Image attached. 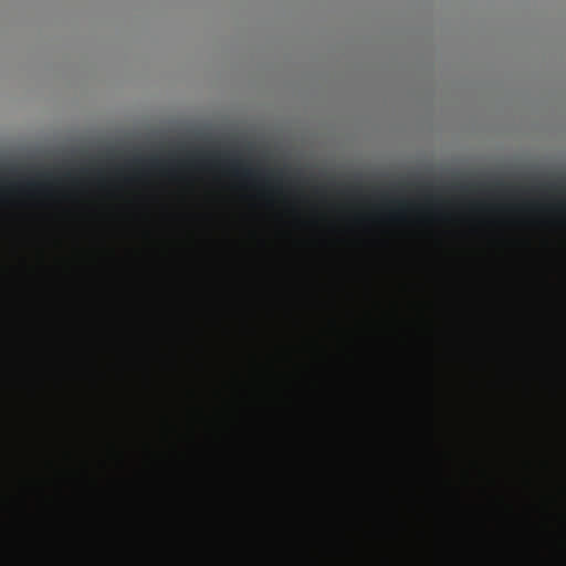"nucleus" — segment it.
I'll list each match as a JSON object with an SVG mask.
<instances>
[{
  "label": "nucleus",
  "instance_id": "nucleus-1",
  "mask_svg": "<svg viewBox=\"0 0 566 566\" xmlns=\"http://www.w3.org/2000/svg\"><path fill=\"white\" fill-rule=\"evenodd\" d=\"M232 168L233 170H235V172L247 177V178H252L254 172L252 169L250 168H241L240 167V164L238 161H232Z\"/></svg>",
  "mask_w": 566,
  "mask_h": 566
},
{
  "label": "nucleus",
  "instance_id": "nucleus-2",
  "mask_svg": "<svg viewBox=\"0 0 566 566\" xmlns=\"http://www.w3.org/2000/svg\"><path fill=\"white\" fill-rule=\"evenodd\" d=\"M158 161L157 159H151V165L157 166Z\"/></svg>",
  "mask_w": 566,
  "mask_h": 566
}]
</instances>
